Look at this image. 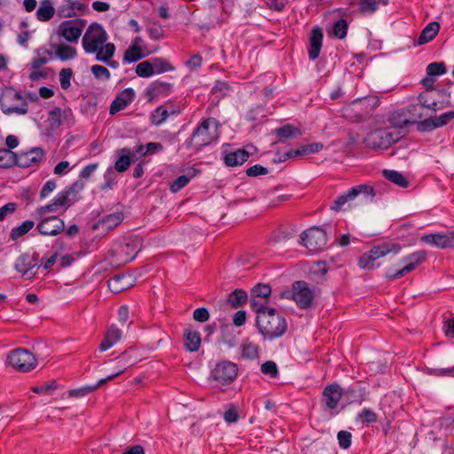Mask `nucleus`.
I'll return each mask as SVG.
<instances>
[{"instance_id": "obj_1", "label": "nucleus", "mask_w": 454, "mask_h": 454, "mask_svg": "<svg viewBox=\"0 0 454 454\" xmlns=\"http://www.w3.org/2000/svg\"><path fill=\"white\" fill-rule=\"evenodd\" d=\"M107 41L108 35L105 28L98 23H92L82 38V47L85 53L95 55L97 61H106L116 50L115 45Z\"/></svg>"}, {"instance_id": "obj_2", "label": "nucleus", "mask_w": 454, "mask_h": 454, "mask_svg": "<svg viewBox=\"0 0 454 454\" xmlns=\"http://www.w3.org/2000/svg\"><path fill=\"white\" fill-rule=\"evenodd\" d=\"M257 314L256 325L259 332L265 339L273 340L281 337L287 329L286 318L275 309L267 307H254Z\"/></svg>"}, {"instance_id": "obj_3", "label": "nucleus", "mask_w": 454, "mask_h": 454, "mask_svg": "<svg viewBox=\"0 0 454 454\" xmlns=\"http://www.w3.org/2000/svg\"><path fill=\"white\" fill-rule=\"evenodd\" d=\"M219 126V122L214 118L203 121L193 132L192 137L185 142V145L187 147H194L197 150L209 145L217 141Z\"/></svg>"}, {"instance_id": "obj_4", "label": "nucleus", "mask_w": 454, "mask_h": 454, "mask_svg": "<svg viewBox=\"0 0 454 454\" xmlns=\"http://www.w3.org/2000/svg\"><path fill=\"white\" fill-rule=\"evenodd\" d=\"M0 107L8 115H25L28 112V103L18 90L5 88L0 98Z\"/></svg>"}, {"instance_id": "obj_5", "label": "nucleus", "mask_w": 454, "mask_h": 454, "mask_svg": "<svg viewBox=\"0 0 454 454\" xmlns=\"http://www.w3.org/2000/svg\"><path fill=\"white\" fill-rule=\"evenodd\" d=\"M375 196L373 189L371 186L360 184L348 190L345 193L340 195L330 206V209L340 211L344 206H351L357 198L364 203H371Z\"/></svg>"}, {"instance_id": "obj_6", "label": "nucleus", "mask_w": 454, "mask_h": 454, "mask_svg": "<svg viewBox=\"0 0 454 454\" xmlns=\"http://www.w3.org/2000/svg\"><path fill=\"white\" fill-rule=\"evenodd\" d=\"M402 137L400 130L390 129H380L370 132L365 137V144L372 149H387L392 144L397 142Z\"/></svg>"}, {"instance_id": "obj_7", "label": "nucleus", "mask_w": 454, "mask_h": 454, "mask_svg": "<svg viewBox=\"0 0 454 454\" xmlns=\"http://www.w3.org/2000/svg\"><path fill=\"white\" fill-rule=\"evenodd\" d=\"M301 239L303 246L311 253L324 250L327 245V234L319 227H312L301 233Z\"/></svg>"}, {"instance_id": "obj_8", "label": "nucleus", "mask_w": 454, "mask_h": 454, "mask_svg": "<svg viewBox=\"0 0 454 454\" xmlns=\"http://www.w3.org/2000/svg\"><path fill=\"white\" fill-rule=\"evenodd\" d=\"M8 364L16 371L27 372L36 366L35 356L25 348H17L7 356Z\"/></svg>"}, {"instance_id": "obj_9", "label": "nucleus", "mask_w": 454, "mask_h": 454, "mask_svg": "<svg viewBox=\"0 0 454 454\" xmlns=\"http://www.w3.org/2000/svg\"><path fill=\"white\" fill-rule=\"evenodd\" d=\"M141 243L137 239H126L112 250L113 255L116 257V263L122 264L130 262L135 259L140 250Z\"/></svg>"}, {"instance_id": "obj_10", "label": "nucleus", "mask_w": 454, "mask_h": 454, "mask_svg": "<svg viewBox=\"0 0 454 454\" xmlns=\"http://www.w3.org/2000/svg\"><path fill=\"white\" fill-rule=\"evenodd\" d=\"M84 27L85 20H68L59 24L56 33L69 43H77Z\"/></svg>"}, {"instance_id": "obj_11", "label": "nucleus", "mask_w": 454, "mask_h": 454, "mask_svg": "<svg viewBox=\"0 0 454 454\" xmlns=\"http://www.w3.org/2000/svg\"><path fill=\"white\" fill-rule=\"evenodd\" d=\"M238 375L236 364L230 361H222L215 364L211 372V378L221 385L232 382Z\"/></svg>"}, {"instance_id": "obj_12", "label": "nucleus", "mask_w": 454, "mask_h": 454, "mask_svg": "<svg viewBox=\"0 0 454 454\" xmlns=\"http://www.w3.org/2000/svg\"><path fill=\"white\" fill-rule=\"evenodd\" d=\"M426 258L427 254L425 251L414 252L403 259L404 266L402 269L396 271L388 270L386 273V276L388 279L391 280L400 278L404 275L408 274L409 272L412 271L413 270H415L416 267H418L426 260Z\"/></svg>"}, {"instance_id": "obj_13", "label": "nucleus", "mask_w": 454, "mask_h": 454, "mask_svg": "<svg viewBox=\"0 0 454 454\" xmlns=\"http://www.w3.org/2000/svg\"><path fill=\"white\" fill-rule=\"evenodd\" d=\"M293 299L301 309L309 308L314 299V293L309 288L306 282L296 281L294 286Z\"/></svg>"}, {"instance_id": "obj_14", "label": "nucleus", "mask_w": 454, "mask_h": 454, "mask_svg": "<svg viewBox=\"0 0 454 454\" xmlns=\"http://www.w3.org/2000/svg\"><path fill=\"white\" fill-rule=\"evenodd\" d=\"M36 228L42 235L56 236L64 231L65 223L57 216L42 217Z\"/></svg>"}, {"instance_id": "obj_15", "label": "nucleus", "mask_w": 454, "mask_h": 454, "mask_svg": "<svg viewBox=\"0 0 454 454\" xmlns=\"http://www.w3.org/2000/svg\"><path fill=\"white\" fill-rule=\"evenodd\" d=\"M421 241L440 249L454 247V231L432 233L421 237Z\"/></svg>"}, {"instance_id": "obj_16", "label": "nucleus", "mask_w": 454, "mask_h": 454, "mask_svg": "<svg viewBox=\"0 0 454 454\" xmlns=\"http://www.w3.org/2000/svg\"><path fill=\"white\" fill-rule=\"evenodd\" d=\"M34 256L27 254H22L15 262L14 269L22 274L25 279H31L35 277V273L32 270L37 265Z\"/></svg>"}, {"instance_id": "obj_17", "label": "nucleus", "mask_w": 454, "mask_h": 454, "mask_svg": "<svg viewBox=\"0 0 454 454\" xmlns=\"http://www.w3.org/2000/svg\"><path fill=\"white\" fill-rule=\"evenodd\" d=\"M170 90V84L160 81H154L145 88L144 94L147 101L153 102L158 98L168 96Z\"/></svg>"}, {"instance_id": "obj_18", "label": "nucleus", "mask_w": 454, "mask_h": 454, "mask_svg": "<svg viewBox=\"0 0 454 454\" xmlns=\"http://www.w3.org/2000/svg\"><path fill=\"white\" fill-rule=\"evenodd\" d=\"M44 153L41 148H33L17 156V164L22 168H29L42 161Z\"/></svg>"}, {"instance_id": "obj_19", "label": "nucleus", "mask_w": 454, "mask_h": 454, "mask_svg": "<svg viewBox=\"0 0 454 454\" xmlns=\"http://www.w3.org/2000/svg\"><path fill=\"white\" fill-rule=\"evenodd\" d=\"M229 145L223 147V160L228 167H238L246 162L249 157V153L245 149H237L232 152L228 151Z\"/></svg>"}, {"instance_id": "obj_20", "label": "nucleus", "mask_w": 454, "mask_h": 454, "mask_svg": "<svg viewBox=\"0 0 454 454\" xmlns=\"http://www.w3.org/2000/svg\"><path fill=\"white\" fill-rule=\"evenodd\" d=\"M271 294V288L269 285L258 284L252 289L251 307L254 310V307H265L263 304Z\"/></svg>"}, {"instance_id": "obj_21", "label": "nucleus", "mask_w": 454, "mask_h": 454, "mask_svg": "<svg viewBox=\"0 0 454 454\" xmlns=\"http://www.w3.org/2000/svg\"><path fill=\"white\" fill-rule=\"evenodd\" d=\"M323 149V145L320 143H312L309 145H306L301 146L299 149H291L286 152L285 154L278 158L279 161H285L288 158H295L302 155H307L310 153H316L320 152Z\"/></svg>"}, {"instance_id": "obj_22", "label": "nucleus", "mask_w": 454, "mask_h": 454, "mask_svg": "<svg viewBox=\"0 0 454 454\" xmlns=\"http://www.w3.org/2000/svg\"><path fill=\"white\" fill-rule=\"evenodd\" d=\"M322 41H323L322 31L317 27L313 28L310 33L309 47L308 50L309 59L315 60L316 59H317V57L319 56V53H320Z\"/></svg>"}, {"instance_id": "obj_23", "label": "nucleus", "mask_w": 454, "mask_h": 454, "mask_svg": "<svg viewBox=\"0 0 454 454\" xmlns=\"http://www.w3.org/2000/svg\"><path fill=\"white\" fill-rule=\"evenodd\" d=\"M133 286L130 275H117L108 280V287L113 293H121Z\"/></svg>"}, {"instance_id": "obj_24", "label": "nucleus", "mask_w": 454, "mask_h": 454, "mask_svg": "<svg viewBox=\"0 0 454 454\" xmlns=\"http://www.w3.org/2000/svg\"><path fill=\"white\" fill-rule=\"evenodd\" d=\"M401 251V246L397 243H383L380 246L374 247L368 253L372 259H380L388 254H397Z\"/></svg>"}, {"instance_id": "obj_25", "label": "nucleus", "mask_w": 454, "mask_h": 454, "mask_svg": "<svg viewBox=\"0 0 454 454\" xmlns=\"http://www.w3.org/2000/svg\"><path fill=\"white\" fill-rule=\"evenodd\" d=\"M350 4H357L361 13L370 15L374 13L380 5H387L388 0H350Z\"/></svg>"}, {"instance_id": "obj_26", "label": "nucleus", "mask_w": 454, "mask_h": 454, "mask_svg": "<svg viewBox=\"0 0 454 454\" xmlns=\"http://www.w3.org/2000/svg\"><path fill=\"white\" fill-rule=\"evenodd\" d=\"M122 336V332L115 325H112L106 331L105 338L99 346L100 351H106L117 343Z\"/></svg>"}, {"instance_id": "obj_27", "label": "nucleus", "mask_w": 454, "mask_h": 454, "mask_svg": "<svg viewBox=\"0 0 454 454\" xmlns=\"http://www.w3.org/2000/svg\"><path fill=\"white\" fill-rule=\"evenodd\" d=\"M324 396L326 406L334 409L340 399L341 388L338 385H330L325 388Z\"/></svg>"}, {"instance_id": "obj_28", "label": "nucleus", "mask_w": 454, "mask_h": 454, "mask_svg": "<svg viewBox=\"0 0 454 454\" xmlns=\"http://www.w3.org/2000/svg\"><path fill=\"white\" fill-rule=\"evenodd\" d=\"M51 47L55 52L56 57L62 61L74 59L77 55L76 49L67 43H56Z\"/></svg>"}, {"instance_id": "obj_29", "label": "nucleus", "mask_w": 454, "mask_h": 454, "mask_svg": "<svg viewBox=\"0 0 454 454\" xmlns=\"http://www.w3.org/2000/svg\"><path fill=\"white\" fill-rule=\"evenodd\" d=\"M118 153L119 157L115 161L114 168L118 172H124L130 166L131 161L133 160L136 154L132 153L128 148H122L119 151Z\"/></svg>"}, {"instance_id": "obj_30", "label": "nucleus", "mask_w": 454, "mask_h": 454, "mask_svg": "<svg viewBox=\"0 0 454 454\" xmlns=\"http://www.w3.org/2000/svg\"><path fill=\"white\" fill-rule=\"evenodd\" d=\"M36 18L38 20L45 22L50 20L55 14V9L51 0H42L36 10Z\"/></svg>"}, {"instance_id": "obj_31", "label": "nucleus", "mask_w": 454, "mask_h": 454, "mask_svg": "<svg viewBox=\"0 0 454 454\" xmlns=\"http://www.w3.org/2000/svg\"><path fill=\"white\" fill-rule=\"evenodd\" d=\"M123 220V215L120 212H115L104 216L98 223V227L105 231H110L119 225Z\"/></svg>"}, {"instance_id": "obj_32", "label": "nucleus", "mask_w": 454, "mask_h": 454, "mask_svg": "<svg viewBox=\"0 0 454 454\" xmlns=\"http://www.w3.org/2000/svg\"><path fill=\"white\" fill-rule=\"evenodd\" d=\"M440 25L437 22H431L422 30L418 39V44L422 45L432 41L438 34Z\"/></svg>"}, {"instance_id": "obj_33", "label": "nucleus", "mask_w": 454, "mask_h": 454, "mask_svg": "<svg viewBox=\"0 0 454 454\" xmlns=\"http://www.w3.org/2000/svg\"><path fill=\"white\" fill-rule=\"evenodd\" d=\"M150 52L145 51L143 48H136L133 46H129L124 52L122 61L123 63H134L137 62L143 58L148 56Z\"/></svg>"}, {"instance_id": "obj_34", "label": "nucleus", "mask_w": 454, "mask_h": 454, "mask_svg": "<svg viewBox=\"0 0 454 454\" xmlns=\"http://www.w3.org/2000/svg\"><path fill=\"white\" fill-rule=\"evenodd\" d=\"M185 346L190 351H197L201 343L200 335L197 331L186 330L184 333Z\"/></svg>"}, {"instance_id": "obj_35", "label": "nucleus", "mask_w": 454, "mask_h": 454, "mask_svg": "<svg viewBox=\"0 0 454 454\" xmlns=\"http://www.w3.org/2000/svg\"><path fill=\"white\" fill-rule=\"evenodd\" d=\"M389 122L394 128L401 129L408 124L412 123L406 115L404 111H396L390 114Z\"/></svg>"}, {"instance_id": "obj_36", "label": "nucleus", "mask_w": 454, "mask_h": 454, "mask_svg": "<svg viewBox=\"0 0 454 454\" xmlns=\"http://www.w3.org/2000/svg\"><path fill=\"white\" fill-rule=\"evenodd\" d=\"M247 300V293L242 289H236L229 294L228 302L232 308H239L246 303Z\"/></svg>"}, {"instance_id": "obj_37", "label": "nucleus", "mask_w": 454, "mask_h": 454, "mask_svg": "<svg viewBox=\"0 0 454 454\" xmlns=\"http://www.w3.org/2000/svg\"><path fill=\"white\" fill-rule=\"evenodd\" d=\"M34 225L35 223L33 221L27 220L23 222L20 226L12 229L10 232L11 239L12 240H17L32 230Z\"/></svg>"}, {"instance_id": "obj_38", "label": "nucleus", "mask_w": 454, "mask_h": 454, "mask_svg": "<svg viewBox=\"0 0 454 454\" xmlns=\"http://www.w3.org/2000/svg\"><path fill=\"white\" fill-rule=\"evenodd\" d=\"M383 176L386 179L398 186L406 187L408 185L406 178L398 171L385 169L383 170Z\"/></svg>"}, {"instance_id": "obj_39", "label": "nucleus", "mask_w": 454, "mask_h": 454, "mask_svg": "<svg viewBox=\"0 0 454 454\" xmlns=\"http://www.w3.org/2000/svg\"><path fill=\"white\" fill-rule=\"evenodd\" d=\"M240 354L246 359H254L258 356V347L256 344L246 340L240 346Z\"/></svg>"}, {"instance_id": "obj_40", "label": "nucleus", "mask_w": 454, "mask_h": 454, "mask_svg": "<svg viewBox=\"0 0 454 454\" xmlns=\"http://www.w3.org/2000/svg\"><path fill=\"white\" fill-rule=\"evenodd\" d=\"M275 133L278 137L284 138V139L295 137L301 134L298 129L294 128V126H292L290 124H286L280 128L276 129Z\"/></svg>"}, {"instance_id": "obj_41", "label": "nucleus", "mask_w": 454, "mask_h": 454, "mask_svg": "<svg viewBox=\"0 0 454 454\" xmlns=\"http://www.w3.org/2000/svg\"><path fill=\"white\" fill-rule=\"evenodd\" d=\"M17 164V155L11 150L0 149V168H10Z\"/></svg>"}, {"instance_id": "obj_42", "label": "nucleus", "mask_w": 454, "mask_h": 454, "mask_svg": "<svg viewBox=\"0 0 454 454\" xmlns=\"http://www.w3.org/2000/svg\"><path fill=\"white\" fill-rule=\"evenodd\" d=\"M71 194L70 190H65L59 192L55 198L51 200L55 207L59 211L61 208H67L70 207L69 196Z\"/></svg>"}, {"instance_id": "obj_43", "label": "nucleus", "mask_w": 454, "mask_h": 454, "mask_svg": "<svg viewBox=\"0 0 454 454\" xmlns=\"http://www.w3.org/2000/svg\"><path fill=\"white\" fill-rule=\"evenodd\" d=\"M150 61L153 67V74H161L174 69L172 66L162 58H153L151 59Z\"/></svg>"}, {"instance_id": "obj_44", "label": "nucleus", "mask_w": 454, "mask_h": 454, "mask_svg": "<svg viewBox=\"0 0 454 454\" xmlns=\"http://www.w3.org/2000/svg\"><path fill=\"white\" fill-rule=\"evenodd\" d=\"M162 149H163V146L161 144L155 143V142H150V143H147L145 145H139L137 147L136 153L137 154H139L140 156H145L148 154H153L156 152L162 151Z\"/></svg>"}, {"instance_id": "obj_45", "label": "nucleus", "mask_w": 454, "mask_h": 454, "mask_svg": "<svg viewBox=\"0 0 454 454\" xmlns=\"http://www.w3.org/2000/svg\"><path fill=\"white\" fill-rule=\"evenodd\" d=\"M47 122L52 130L57 129L62 123V112L59 107L53 108L50 113Z\"/></svg>"}, {"instance_id": "obj_46", "label": "nucleus", "mask_w": 454, "mask_h": 454, "mask_svg": "<svg viewBox=\"0 0 454 454\" xmlns=\"http://www.w3.org/2000/svg\"><path fill=\"white\" fill-rule=\"evenodd\" d=\"M98 389V386L94 385H85L80 387L78 388L71 389L68 391V396L74 398H82L86 396L87 395L94 392Z\"/></svg>"}, {"instance_id": "obj_47", "label": "nucleus", "mask_w": 454, "mask_h": 454, "mask_svg": "<svg viewBox=\"0 0 454 454\" xmlns=\"http://www.w3.org/2000/svg\"><path fill=\"white\" fill-rule=\"evenodd\" d=\"M168 117V112L166 108L160 106L157 107L151 114L152 123L159 126L162 124Z\"/></svg>"}, {"instance_id": "obj_48", "label": "nucleus", "mask_w": 454, "mask_h": 454, "mask_svg": "<svg viewBox=\"0 0 454 454\" xmlns=\"http://www.w3.org/2000/svg\"><path fill=\"white\" fill-rule=\"evenodd\" d=\"M136 74L139 77L148 78L153 76V70L150 60L140 62L136 67Z\"/></svg>"}, {"instance_id": "obj_49", "label": "nucleus", "mask_w": 454, "mask_h": 454, "mask_svg": "<svg viewBox=\"0 0 454 454\" xmlns=\"http://www.w3.org/2000/svg\"><path fill=\"white\" fill-rule=\"evenodd\" d=\"M90 71L95 78L102 81H108L111 77L109 70L100 65H93L90 67Z\"/></svg>"}, {"instance_id": "obj_50", "label": "nucleus", "mask_w": 454, "mask_h": 454, "mask_svg": "<svg viewBox=\"0 0 454 454\" xmlns=\"http://www.w3.org/2000/svg\"><path fill=\"white\" fill-rule=\"evenodd\" d=\"M447 72L443 62H433L427 67V73L429 76L444 74Z\"/></svg>"}, {"instance_id": "obj_51", "label": "nucleus", "mask_w": 454, "mask_h": 454, "mask_svg": "<svg viewBox=\"0 0 454 454\" xmlns=\"http://www.w3.org/2000/svg\"><path fill=\"white\" fill-rule=\"evenodd\" d=\"M72 75L73 71L71 68H63L59 72V82L62 89L67 90L70 87Z\"/></svg>"}, {"instance_id": "obj_52", "label": "nucleus", "mask_w": 454, "mask_h": 454, "mask_svg": "<svg viewBox=\"0 0 454 454\" xmlns=\"http://www.w3.org/2000/svg\"><path fill=\"white\" fill-rule=\"evenodd\" d=\"M348 24L344 20H340L333 25V35L342 39L347 35Z\"/></svg>"}, {"instance_id": "obj_53", "label": "nucleus", "mask_w": 454, "mask_h": 454, "mask_svg": "<svg viewBox=\"0 0 454 454\" xmlns=\"http://www.w3.org/2000/svg\"><path fill=\"white\" fill-rule=\"evenodd\" d=\"M261 371L262 373L272 378H275L278 373V366L273 361H267L263 363L261 366Z\"/></svg>"}, {"instance_id": "obj_54", "label": "nucleus", "mask_w": 454, "mask_h": 454, "mask_svg": "<svg viewBox=\"0 0 454 454\" xmlns=\"http://www.w3.org/2000/svg\"><path fill=\"white\" fill-rule=\"evenodd\" d=\"M419 101L422 106L427 107L433 112H436L437 102L434 99L431 100L427 92L420 94L419 96Z\"/></svg>"}, {"instance_id": "obj_55", "label": "nucleus", "mask_w": 454, "mask_h": 454, "mask_svg": "<svg viewBox=\"0 0 454 454\" xmlns=\"http://www.w3.org/2000/svg\"><path fill=\"white\" fill-rule=\"evenodd\" d=\"M190 182V178L187 176H178L170 186V190L172 192L176 193L179 192L182 188L186 186Z\"/></svg>"}, {"instance_id": "obj_56", "label": "nucleus", "mask_w": 454, "mask_h": 454, "mask_svg": "<svg viewBox=\"0 0 454 454\" xmlns=\"http://www.w3.org/2000/svg\"><path fill=\"white\" fill-rule=\"evenodd\" d=\"M417 126H418V129L419 131H423V132L431 131V130L438 128L436 126V121H435L434 117L421 121L418 122Z\"/></svg>"}, {"instance_id": "obj_57", "label": "nucleus", "mask_w": 454, "mask_h": 454, "mask_svg": "<svg viewBox=\"0 0 454 454\" xmlns=\"http://www.w3.org/2000/svg\"><path fill=\"white\" fill-rule=\"evenodd\" d=\"M230 89L228 84L223 82H217L211 90L213 95L216 98H221L229 92Z\"/></svg>"}, {"instance_id": "obj_58", "label": "nucleus", "mask_w": 454, "mask_h": 454, "mask_svg": "<svg viewBox=\"0 0 454 454\" xmlns=\"http://www.w3.org/2000/svg\"><path fill=\"white\" fill-rule=\"evenodd\" d=\"M56 388V382L54 380L50 381L46 384H43L42 386H35L32 387V390L35 393L40 394V395H46L51 393L53 389Z\"/></svg>"}, {"instance_id": "obj_59", "label": "nucleus", "mask_w": 454, "mask_h": 454, "mask_svg": "<svg viewBox=\"0 0 454 454\" xmlns=\"http://www.w3.org/2000/svg\"><path fill=\"white\" fill-rule=\"evenodd\" d=\"M377 104V100L374 97H365L364 98H357L353 101L352 106L354 107H357L359 105L364 106L367 109L370 107V109L373 108L374 106Z\"/></svg>"}, {"instance_id": "obj_60", "label": "nucleus", "mask_w": 454, "mask_h": 454, "mask_svg": "<svg viewBox=\"0 0 454 454\" xmlns=\"http://www.w3.org/2000/svg\"><path fill=\"white\" fill-rule=\"evenodd\" d=\"M339 444L342 449H348L351 444V434L347 431H340L337 435Z\"/></svg>"}, {"instance_id": "obj_61", "label": "nucleus", "mask_w": 454, "mask_h": 454, "mask_svg": "<svg viewBox=\"0 0 454 454\" xmlns=\"http://www.w3.org/2000/svg\"><path fill=\"white\" fill-rule=\"evenodd\" d=\"M434 119L436 121V126L441 128L454 119V111L446 112L439 116H435Z\"/></svg>"}, {"instance_id": "obj_62", "label": "nucleus", "mask_w": 454, "mask_h": 454, "mask_svg": "<svg viewBox=\"0 0 454 454\" xmlns=\"http://www.w3.org/2000/svg\"><path fill=\"white\" fill-rule=\"evenodd\" d=\"M193 319L200 323H205L209 319V312L206 308H198L193 311Z\"/></svg>"}, {"instance_id": "obj_63", "label": "nucleus", "mask_w": 454, "mask_h": 454, "mask_svg": "<svg viewBox=\"0 0 454 454\" xmlns=\"http://www.w3.org/2000/svg\"><path fill=\"white\" fill-rule=\"evenodd\" d=\"M376 259H372L370 256V253H366L361 256L359 259V266L363 269H373L375 265Z\"/></svg>"}, {"instance_id": "obj_64", "label": "nucleus", "mask_w": 454, "mask_h": 454, "mask_svg": "<svg viewBox=\"0 0 454 454\" xmlns=\"http://www.w3.org/2000/svg\"><path fill=\"white\" fill-rule=\"evenodd\" d=\"M359 419L362 422L372 423L376 421L377 416L376 414L370 409H363L362 411L358 415Z\"/></svg>"}]
</instances>
